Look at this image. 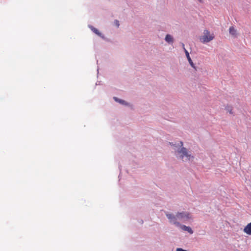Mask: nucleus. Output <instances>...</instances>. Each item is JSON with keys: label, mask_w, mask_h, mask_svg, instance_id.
Instances as JSON below:
<instances>
[{"label": "nucleus", "mask_w": 251, "mask_h": 251, "mask_svg": "<svg viewBox=\"0 0 251 251\" xmlns=\"http://www.w3.org/2000/svg\"><path fill=\"white\" fill-rule=\"evenodd\" d=\"M114 23H115V25H116V26L117 27H119V26L120 25L119 21L118 20H115Z\"/></svg>", "instance_id": "obj_11"}, {"label": "nucleus", "mask_w": 251, "mask_h": 251, "mask_svg": "<svg viewBox=\"0 0 251 251\" xmlns=\"http://www.w3.org/2000/svg\"><path fill=\"white\" fill-rule=\"evenodd\" d=\"M203 33V36L200 38V40L202 43H208L214 38V34H210L207 30H204Z\"/></svg>", "instance_id": "obj_3"}, {"label": "nucleus", "mask_w": 251, "mask_h": 251, "mask_svg": "<svg viewBox=\"0 0 251 251\" xmlns=\"http://www.w3.org/2000/svg\"><path fill=\"white\" fill-rule=\"evenodd\" d=\"M182 47H183V49H184V50H186V49H185V48H184V44H183V43L182 44Z\"/></svg>", "instance_id": "obj_12"}, {"label": "nucleus", "mask_w": 251, "mask_h": 251, "mask_svg": "<svg viewBox=\"0 0 251 251\" xmlns=\"http://www.w3.org/2000/svg\"><path fill=\"white\" fill-rule=\"evenodd\" d=\"M183 146V143L182 142H180V146L182 147Z\"/></svg>", "instance_id": "obj_13"}, {"label": "nucleus", "mask_w": 251, "mask_h": 251, "mask_svg": "<svg viewBox=\"0 0 251 251\" xmlns=\"http://www.w3.org/2000/svg\"><path fill=\"white\" fill-rule=\"evenodd\" d=\"M166 215L171 223L177 226H180L177 220L184 222L191 218L190 213L187 212H178L176 216L169 213H166Z\"/></svg>", "instance_id": "obj_1"}, {"label": "nucleus", "mask_w": 251, "mask_h": 251, "mask_svg": "<svg viewBox=\"0 0 251 251\" xmlns=\"http://www.w3.org/2000/svg\"><path fill=\"white\" fill-rule=\"evenodd\" d=\"M229 32L230 34H231L232 36H236V30L234 28L233 26H231L229 27Z\"/></svg>", "instance_id": "obj_6"}, {"label": "nucleus", "mask_w": 251, "mask_h": 251, "mask_svg": "<svg viewBox=\"0 0 251 251\" xmlns=\"http://www.w3.org/2000/svg\"><path fill=\"white\" fill-rule=\"evenodd\" d=\"M244 232L248 235H251V222L244 227Z\"/></svg>", "instance_id": "obj_4"}, {"label": "nucleus", "mask_w": 251, "mask_h": 251, "mask_svg": "<svg viewBox=\"0 0 251 251\" xmlns=\"http://www.w3.org/2000/svg\"><path fill=\"white\" fill-rule=\"evenodd\" d=\"M181 228L183 230L187 231H188L189 233H190L191 234H192L193 232V230H192V229H191V227H190L189 226H186L185 225L181 226Z\"/></svg>", "instance_id": "obj_5"}, {"label": "nucleus", "mask_w": 251, "mask_h": 251, "mask_svg": "<svg viewBox=\"0 0 251 251\" xmlns=\"http://www.w3.org/2000/svg\"><path fill=\"white\" fill-rule=\"evenodd\" d=\"M165 40L168 43H172L173 42V38L172 36L169 34H167L165 37Z\"/></svg>", "instance_id": "obj_8"}, {"label": "nucleus", "mask_w": 251, "mask_h": 251, "mask_svg": "<svg viewBox=\"0 0 251 251\" xmlns=\"http://www.w3.org/2000/svg\"><path fill=\"white\" fill-rule=\"evenodd\" d=\"M92 30L94 31V32H95L96 34L98 35H100V33L99 31L95 28H92Z\"/></svg>", "instance_id": "obj_10"}, {"label": "nucleus", "mask_w": 251, "mask_h": 251, "mask_svg": "<svg viewBox=\"0 0 251 251\" xmlns=\"http://www.w3.org/2000/svg\"><path fill=\"white\" fill-rule=\"evenodd\" d=\"M185 52L186 55L187 56V58L188 59V60L189 61V62L190 63V64H191V65L193 67H194V64H193V63L192 62V60H191L190 56H189V54L188 51L186 50H185Z\"/></svg>", "instance_id": "obj_7"}, {"label": "nucleus", "mask_w": 251, "mask_h": 251, "mask_svg": "<svg viewBox=\"0 0 251 251\" xmlns=\"http://www.w3.org/2000/svg\"><path fill=\"white\" fill-rule=\"evenodd\" d=\"M114 99L116 101H118V102H120V103H121L124 104V103H125V101L124 100H119V99H118L117 98H116V97H114Z\"/></svg>", "instance_id": "obj_9"}, {"label": "nucleus", "mask_w": 251, "mask_h": 251, "mask_svg": "<svg viewBox=\"0 0 251 251\" xmlns=\"http://www.w3.org/2000/svg\"><path fill=\"white\" fill-rule=\"evenodd\" d=\"M178 153L179 154V157L183 161H187L190 160L191 156V154L189 153L187 150L184 147H182L180 150H178Z\"/></svg>", "instance_id": "obj_2"}]
</instances>
